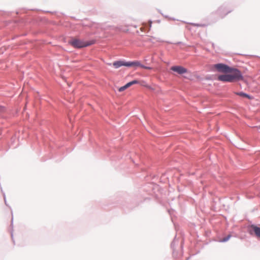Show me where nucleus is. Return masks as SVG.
I'll use <instances>...</instances> for the list:
<instances>
[{"label":"nucleus","instance_id":"obj_1","mask_svg":"<svg viewBox=\"0 0 260 260\" xmlns=\"http://www.w3.org/2000/svg\"><path fill=\"white\" fill-rule=\"evenodd\" d=\"M225 74L218 76L219 81L225 82H234L243 79L241 73L238 70L233 69L231 72H226Z\"/></svg>","mask_w":260,"mask_h":260},{"label":"nucleus","instance_id":"obj_2","mask_svg":"<svg viewBox=\"0 0 260 260\" xmlns=\"http://www.w3.org/2000/svg\"><path fill=\"white\" fill-rule=\"evenodd\" d=\"M213 68L216 70L217 71L221 73L231 72L232 69L226 64L223 63H217L213 66Z\"/></svg>","mask_w":260,"mask_h":260},{"label":"nucleus","instance_id":"obj_3","mask_svg":"<svg viewBox=\"0 0 260 260\" xmlns=\"http://www.w3.org/2000/svg\"><path fill=\"white\" fill-rule=\"evenodd\" d=\"M70 44L76 48H82L89 46L90 44L84 42L78 39H74L70 42Z\"/></svg>","mask_w":260,"mask_h":260},{"label":"nucleus","instance_id":"obj_4","mask_svg":"<svg viewBox=\"0 0 260 260\" xmlns=\"http://www.w3.org/2000/svg\"><path fill=\"white\" fill-rule=\"evenodd\" d=\"M171 70L179 74H183L187 72L186 69L180 66H172Z\"/></svg>","mask_w":260,"mask_h":260},{"label":"nucleus","instance_id":"obj_5","mask_svg":"<svg viewBox=\"0 0 260 260\" xmlns=\"http://www.w3.org/2000/svg\"><path fill=\"white\" fill-rule=\"evenodd\" d=\"M138 83H139V81H138L137 80H135L132 81H131L127 83V84H126L124 86L120 87L119 88V91L120 92L123 91L126 88L130 87L131 86H132L134 84H138Z\"/></svg>","mask_w":260,"mask_h":260},{"label":"nucleus","instance_id":"obj_6","mask_svg":"<svg viewBox=\"0 0 260 260\" xmlns=\"http://www.w3.org/2000/svg\"><path fill=\"white\" fill-rule=\"evenodd\" d=\"M142 64L139 61H128L127 62V64H126V67H134L135 69L138 67L141 68Z\"/></svg>","mask_w":260,"mask_h":260},{"label":"nucleus","instance_id":"obj_7","mask_svg":"<svg viewBox=\"0 0 260 260\" xmlns=\"http://www.w3.org/2000/svg\"><path fill=\"white\" fill-rule=\"evenodd\" d=\"M127 62L124 61H117L113 62V65L115 68H118L121 66H126Z\"/></svg>","mask_w":260,"mask_h":260},{"label":"nucleus","instance_id":"obj_8","mask_svg":"<svg viewBox=\"0 0 260 260\" xmlns=\"http://www.w3.org/2000/svg\"><path fill=\"white\" fill-rule=\"evenodd\" d=\"M251 228L253 230L255 235L259 238H260V228L255 225H251Z\"/></svg>","mask_w":260,"mask_h":260},{"label":"nucleus","instance_id":"obj_9","mask_svg":"<svg viewBox=\"0 0 260 260\" xmlns=\"http://www.w3.org/2000/svg\"><path fill=\"white\" fill-rule=\"evenodd\" d=\"M235 94H236L237 95H238L239 96H243V97H245V98H248L249 99H251V97L249 95H248V94H247L246 93H245L244 92H235Z\"/></svg>","mask_w":260,"mask_h":260},{"label":"nucleus","instance_id":"obj_10","mask_svg":"<svg viewBox=\"0 0 260 260\" xmlns=\"http://www.w3.org/2000/svg\"><path fill=\"white\" fill-rule=\"evenodd\" d=\"M231 237V235H229L228 236H227L226 237L222 239H220L219 240V242H226L227 241H228L230 238Z\"/></svg>","mask_w":260,"mask_h":260},{"label":"nucleus","instance_id":"obj_11","mask_svg":"<svg viewBox=\"0 0 260 260\" xmlns=\"http://www.w3.org/2000/svg\"><path fill=\"white\" fill-rule=\"evenodd\" d=\"M5 111V107L2 106H0V113H2L4 112Z\"/></svg>","mask_w":260,"mask_h":260},{"label":"nucleus","instance_id":"obj_12","mask_svg":"<svg viewBox=\"0 0 260 260\" xmlns=\"http://www.w3.org/2000/svg\"><path fill=\"white\" fill-rule=\"evenodd\" d=\"M141 68L145 69H151L150 67H146L143 64H142Z\"/></svg>","mask_w":260,"mask_h":260},{"label":"nucleus","instance_id":"obj_13","mask_svg":"<svg viewBox=\"0 0 260 260\" xmlns=\"http://www.w3.org/2000/svg\"><path fill=\"white\" fill-rule=\"evenodd\" d=\"M229 12H225V14H225V15H226Z\"/></svg>","mask_w":260,"mask_h":260},{"label":"nucleus","instance_id":"obj_14","mask_svg":"<svg viewBox=\"0 0 260 260\" xmlns=\"http://www.w3.org/2000/svg\"><path fill=\"white\" fill-rule=\"evenodd\" d=\"M256 127H257V128H259V129H260V125H259V126H257Z\"/></svg>","mask_w":260,"mask_h":260},{"label":"nucleus","instance_id":"obj_15","mask_svg":"<svg viewBox=\"0 0 260 260\" xmlns=\"http://www.w3.org/2000/svg\"><path fill=\"white\" fill-rule=\"evenodd\" d=\"M222 12V13H224V10H223L222 11V12Z\"/></svg>","mask_w":260,"mask_h":260}]
</instances>
